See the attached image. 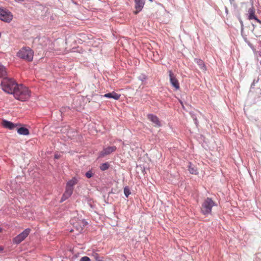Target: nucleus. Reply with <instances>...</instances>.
I'll return each mask as SVG.
<instances>
[{
  "label": "nucleus",
  "instance_id": "1",
  "mask_svg": "<svg viewBox=\"0 0 261 261\" xmlns=\"http://www.w3.org/2000/svg\"><path fill=\"white\" fill-rule=\"evenodd\" d=\"M12 94L16 99L21 101H25L30 97V90L22 85H15V89Z\"/></svg>",
  "mask_w": 261,
  "mask_h": 261
},
{
  "label": "nucleus",
  "instance_id": "2",
  "mask_svg": "<svg viewBox=\"0 0 261 261\" xmlns=\"http://www.w3.org/2000/svg\"><path fill=\"white\" fill-rule=\"evenodd\" d=\"M1 87L6 92L12 94L17 84L12 79L4 78L1 82Z\"/></svg>",
  "mask_w": 261,
  "mask_h": 261
},
{
  "label": "nucleus",
  "instance_id": "3",
  "mask_svg": "<svg viewBox=\"0 0 261 261\" xmlns=\"http://www.w3.org/2000/svg\"><path fill=\"white\" fill-rule=\"evenodd\" d=\"M78 179L76 177H73L69 180L66 186V190L61 198V202H63L68 199L72 194L73 187L77 184Z\"/></svg>",
  "mask_w": 261,
  "mask_h": 261
},
{
  "label": "nucleus",
  "instance_id": "4",
  "mask_svg": "<svg viewBox=\"0 0 261 261\" xmlns=\"http://www.w3.org/2000/svg\"><path fill=\"white\" fill-rule=\"evenodd\" d=\"M215 205H216L215 202L211 198L207 197L202 203L201 212L203 215H208L211 213L212 208Z\"/></svg>",
  "mask_w": 261,
  "mask_h": 261
},
{
  "label": "nucleus",
  "instance_id": "5",
  "mask_svg": "<svg viewBox=\"0 0 261 261\" xmlns=\"http://www.w3.org/2000/svg\"><path fill=\"white\" fill-rule=\"evenodd\" d=\"M18 56L28 61H32L33 59L34 52L29 47H23L18 53Z\"/></svg>",
  "mask_w": 261,
  "mask_h": 261
},
{
  "label": "nucleus",
  "instance_id": "6",
  "mask_svg": "<svg viewBox=\"0 0 261 261\" xmlns=\"http://www.w3.org/2000/svg\"><path fill=\"white\" fill-rule=\"evenodd\" d=\"M31 229L29 228L25 229L21 233L17 235L13 239L14 244H19L22 242L30 233Z\"/></svg>",
  "mask_w": 261,
  "mask_h": 261
},
{
  "label": "nucleus",
  "instance_id": "7",
  "mask_svg": "<svg viewBox=\"0 0 261 261\" xmlns=\"http://www.w3.org/2000/svg\"><path fill=\"white\" fill-rule=\"evenodd\" d=\"M13 15L7 10L0 8V20L9 22L12 20Z\"/></svg>",
  "mask_w": 261,
  "mask_h": 261
},
{
  "label": "nucleus",
  "instance_id": "8",
  "mask_svg": "<svg viewBox=\"0 0 261 261\" xmlns=\"http://www.w3.org/2000/svg\"><path fill=\"white\" fill-rule=\"evenodd\" d=\"M168 73L171 85L176 90H179L180 88L179 83L176 78V75L171 70L168 71Z\"/></svg>",
  "mask_w": 261,
  "mask_h": 261
},
{
  "label": "nucleus",
  "instance_id": "9",
  "mask_svg": "<svg viewBox=\"0 0 261 261\" xmlns=\"http://www.w3.org/2000/svg\"><path fill=\"white\" fill-rule=\"evenodd\" d=\"M117 148L115 146H109L103 149L102 151L99 152V156L103 158L105 156L110 154L111 153L116 151Z\"/></svg>",
  "mask_w": 261,
  "mask_h": 261
},
{
  "label": "nucleus",
  "instance_id": "10",
  "mask_svg": "<svg viewBox=\"0 0 261 261\" xmlns=\"http://www.w3.org/2000/svg\"><path fill=\"white\" fill-rule=\"evenodd\" d=\"M136 11H134L135 14H138L141 11L144 7V0H135Z\"/></svg>",
  "mask_w": 261,
  "mask_h": 261
},
{
  "label": "nucleus",
  "instance_id": "11",
  "mask_svg": "<svg viewBox=\"0 0 261 261\" xmlns=\"http://www.w3.org/2000/svg\"><path fill=\"white\" fill-rule=\"evenodd\" d=\"M147 118L154 124L155 126H161V122L156 116L153 114H148L147 115Z\"/></svg>",
  "mask_w": 261,
  "mask_h": 261
},
{
  "label": "nucleus",
  "instance_id": "12",
  "mask_svg": "<svg viewBox=\"0 0 261 261\" xmlns=\"http://www.w3.org/2000/svg\"><path fill=\"white\" fill-rule=\"evenodd\" d=\"M195 62L199 66V68L203 72H205L207 70L204 62L201 59H195Z\"/></svg>",
  "mask_w": 261,
  "mask_h": 261
},
{
  "label": "nucleus",
  "instance_id": "13",
  "mask_svg": "<svg viewBox=\"0 0 261 261\" xmlns=\"http://www.w3.org/2000/svg\"><path fill=\"white\" fill-rule=\"evenodd\" d=\"M248 19L249 20L255 19L258 23L261 24V21L258 19L255 15V11L253 8H250L248 10Z\"/></svg>",
  "mask_w": 261,
  "mask_h": 261
},
{
  "label": "nucleus",
  "instance_id": "14",
  "mask_svg": "<svg viewBox=\"0 0 261 261\" xmlns=\"http://www.w3.org/2000/svg\"><path fill=\"white\" fill-rule=\"evenodd\" d=\"M103 96L108 98H113L115 100H118L121 95L113 91L111 93L105 94Z\"/></svg>",
  "mask_w": 261,
  "mask_h": 261
},
{
  "label": "nucleus",
  "instance_id": "15",
  "mask_svg": "<svg viewBox=\"0 0 261 261\" xmlns=\"http://www.w3.org/2000/svg\"><path fill=\"white\" fill-rule=\"evenodd\" d=\"M3 125L5 127L10 129H13L17 126V124L7 120H4L3 121Z\"/></svg>",
  "mask_w": 261,
  "mask_h": 261
},
{
  "label": "nucleus",
  "instance_id": "16",
  "mask_svg": "<svg viewBox=\"0 0 261 261\" xmlns=\"http://www.w3.org/2000/svg\"><path fill=\"white\" fill-rule=\"evenodd\" d=\"M188 170L191 174L196 175L198 173L197 168L191 163L189 164Z\"/></svg>",
  "mask_w": 261,
  "mask_h": 261
},
{
  "label": "nucleus",
  "instance_id": "17",
  "mask_svg": "<svg viewBox=\"0 0 261 261\" xmlns=\"http://www.w3.org/2000/svg\"><path fill=\"white\" fill-rule=\"evenodd\" d=\"M17 133L19 135L27 136L29 135L30 132L28 128L21 127L17 129Z\"/></svg>",
  "mask_w": 261,
  "mask_h": 261
},
{
  "label": "nucleus",
  "instance_id": "18",
  "mask_svg": "<svg viewBox=\"0 0 261 261\" xmlns=\"http://www.w3.org/2000/svg\"><path fill=\"white\" fill-rule=\"evenodd\" d=\"M7 75V70L5 66L0 63V77H3Z\"/></svg>",
  "mask_w": 261,
  "mask_h": 261
},
{
  "label": "nucleus",
  "instance_id": "19",
  "mask_svg": "<svg viewBox=\"0 0 261 261\" xmlns=\"http://www.w3.org/2000/svg\"><path fill=\"white\" fill-rule=\"evenodd\" d=\"M110 165L108 163H105L102 164L100 166V169L101 171H105L109 169Z\"/></svg>",
  "mask_w": 261,
  "mask_h": 261
},
{
  "label": "nucleus",
  "instance_id": "20",
  "mask_svg": "<svg viewBox=\"0 0 261 261\" xmlns=\"http://www.w3.org/2000/svg\"><path fill=\"white\" fill-rule=\"evenodd\" d=\"M94 258L97 261H103V257L99 256V254L97 253H94L92 255Z\"/></svg>",
  "mask_w": 261,
  "mask_h": 261
},
{
  "label": "nucleus",
  "instance_id": "21",
  "mask_svg": "<svg viewBox=\"0 0 261 261\" xmlns=\"http://www.w3.org/2000/svg\"><path fill=\"white\" fill-rule=\"evenodd\" d=\"M124 193L126 197H128L130 194V190L128 187H125L124 188Z\"/></svg>",
  "mask_w": 261,
  "mask_h": 261
},
{
  "label": "nucleus",
  "instance_id": "22",
  "mask_svg": "<svg viewBox=\"0 0 261 261\" xmlns=\"http://www.w3.org/2000/svg\"><path fill=\"white\" fill-rule=\"evenodd\" d=\"M86 176L87 178H90V177H91L92 176V172L90 171L87 172L86 173Z\"/></svg>",
  "mask_w": 261,
  "mask_h": 261
},
{
  "label": "nucleus",
  "instance_id": "23",
  "mask_svg": "<svg viewBox=\"0 0 261 261\" xmlns=\"http://www.w3.org/2000/svg\"><path fill=\"white\" fill-rule=\"evenodd\" d=\"M80 261H90V259L87 256H84L81 258Z\"/></svg>",
  "mask_w": 261,
  "mask_h": 261
},
{
  "label": "nucleus",
  "instance_id": "24",
  "mask_svg": "<svg viewBox=\"0 0 261 261\" xmlns=\"http://www.w3.org/2000/svg\"><path fill=\"white\" fill-rule=\"evenodd\" d=\"M55 158L56 159H59L60 158V156L58 155V154H56L55 156Z\"/></svg>",
  "mask_w": 261,
  "mask_h": 261
},
{
  "label": "nucleus",
  "instance_id": "25",
  "mask_svg": "<svg viewBox=\"0 0 261 261\" xmlns=\"http://www.w3.org/2000/svg\"><path fill=\"white\" fill-rule=\"evenodd\" d=\"M3 250V248L2 247H0V252Z\"/></svg>",
  "mask_w": 261,
  "mask_h": 261
},
{
  "label": "nucleus",
  "instance_id": "26",
  "mask_svg": "<svg viewBox=\"0 0 261 261\" xmlns=\"http://www.w3.org/2000/svg\"><path fill=\"white\" fill-rule=\"evenodd\" d=\"M2 231V229L0 228V232Z\"/></svg>",
  "mask_w": 261,
  "mask_h": 261
},
{
  "label": "nucleus",
  "instance_id": "27",
  "mask_svg": "<svg viewBox=\"0 0 261 261\" xmlns=\"http://www.w3.org/2000/svg\"><path fill=\"white\" fill-rule=\"evenodd\" d=\"M149 1H150V2H152L153 0H149Z\"/></svg>",
  "mask_w": 261,
  "mask_h": 261
}]
</instances>
